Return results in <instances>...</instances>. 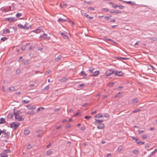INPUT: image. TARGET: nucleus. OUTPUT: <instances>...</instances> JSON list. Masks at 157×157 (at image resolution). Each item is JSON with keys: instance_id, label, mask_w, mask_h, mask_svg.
<instances>
[{"instance_id": "nucleus-14", "label": "nucleus", "mask_w": 157, "mask_h": 157, "mask_svg": "<svg viewBox=\"0 0 157 157\" xmlns=\"http://www.w3.org/2000/svg\"><path fill=\"white\" fill-rule=\"evenodd\" d=\"M10 30L8 29H7L5 30L2 31L1 32V33L2 35L4 34H6L7 33H10Z\"/></svg>"}, {"instance_id": "nucleus-12", "label": "nucleus", "mask_w": 157, "mask_h": 157, "mask_svg": "<svg viewBox=\"0 0 157 157\" xmlns=\"http://www.w3.org/2000/svg\"><path fill=\"white\" fill-rule=\"evenodd\" d=\"M115 59H117L121 61L122 59L124 60H128L129 58H124L121 57H117L115 58Z\"/></svg>"}, {"instance_id": "nucleus-25", "label": "nucleus", "mask_w": 157, "mask_h": 157, "mask_svg": "<svg viewBox=\"0 0 157 157\" xmlns=\"http://www.w3.org/2000/svg\"><path fill=\"white\" fill-rule=\"evenodd\" d=\"M61 56V55H59L55 59L56 61L57 62L59 61L60 59Z\"/></svg>"}, {"instance_id": "nucleus-54", "label": "nucleus", "mask_w": 157, "mask_h": 157, "mask_svg": "<svg viewBox=\"0 0 157 157\" xmlns=\"http://www.w3.org/2000/svg\"><path fill=\"white\" fill-rule=\"evenodd\" d=\"M2 133H3L4 135L5 134L6 132V130L5 129H4L3 130H2Z\"/></svg>"}, {"instance_id": "nucleus-33", "label": "nucleus", "mask_w": 157, "mask_h": 157, "mask_svg": "<svg viewBox=\"0 0 157 157\" xmlns=\"http://www.w3.org/2000/svg\"><path fill=\"white\" fill-rule=\"evenodd\" d=\"M103 40H106V41H112V40L110 39H108L107 37H105L103 38Z\"/></svg>"}, {"instance_id": "nucleus-23", "label": "nucleus", "mask_w": 157, "mask_h": 157, "mask_svg": "<svg viewBox=\"0 0 157 157\" xmlns=\"http://www.w3.org/2000/svg\"><path fill=\"white\" fill-rule=\"evenodd\" d=\"M30 131L28 129L25 130L24 131V134L25 135H28L30 133Z\"/></svg>"}, {"instance_id": "nucleus-50", "label": "nucleus", "mask_w": 157, "mask_h": 157, "mask_svg": "<svg viewBox=\"0 0 157 157\" xmlns=\"http://www.w3.org/2000/svg\"><path fill=\"white\" fill-rule=\"evenodd\" d=\"M133 152L135 154H137L138 153L139 151L137 150H135L133 151Z\"/></svg>"}, {"instance_id": "nucleus-16", "label": "nucleus", "mask_w": 157, "mask_h": 157, "mask_svg": "<svg viewBox=\"0 0 157 157\" xmlns=\"http://www.w3.org/2000/svg\"><path fill=\"white\" fill-rule=\"evenodd\" d=\"M99 74V71H96L93 72L91 76H97Z\"/></svg>"}, {"instance_id": "nucleus-63", "label": "nucleus", "mask_w": 157, "mask_h": 157, "mask_svg": "<svg viewBox=\"0 0 157 157\" xmlns=\"http://www.w3.org/2000/svg\"><path fill=\"white\" fill-rule=\"evenodd\" d=\"M110 18L108 16V17H107V16H105V20H109Z\"/></svg>"}, {"instance_id": "nucleus-7", "label": "nucleus", "mask_w": 157, "mask_h": 157, "mask_svg": "<svg viewBox=\"0 0 157 157\" xmlns=\"http://www.w3.org/2000/svg\"><path fill=\"white\" fill-rule=\"evenodd\" d=\"M47 34L44 33L43 35H41L40 36L39 38L41 40H47Z\"/></svg>"}, {"instance_id": "nucleus-22", "label": "nucleus", "mask_w": 157, "mask_h": 157, "mask_svg": "<svg viewBox=\"0 0 157 157\" xmlns=\"http://www.w3.org/2000/svg\"><path fill=\"white\" fill-rule=\"evenodd\" d=\"M0 157H7L8 155L5 153H3L0 154Z\"/></svg>"}, {"instance_id": "nucleus-29", "label": "nucleus", "mask_w": 157, "mask_h": 157, "mask_svg": "<svg viewBox=\"0 0 157 157\" xmlns=\"http://www.w3.org/2000/svg\"><path fill=\"white\" fill-rule=\"evenodd\" d=\"M24 60V59L22 56H21L18 59L17 61L19 62H22Z\"/></svg>"}, {"instance_id": "nucleus-1", "label": "nucleus", "mask_w": 157, "mask_h": 157, "mask_svg": "<svg viewBox=\"0 0 157 157\" xmlns=\"http://www.w3.org/2000/svg\"><path fill=\"white\" fill-rule=\"evenodd\" d=\"M20 124H16L15 122H13L9 124L10 126V127L12 128H14V130H15L18 128Z\"/></svg>"}, {"instance_id": "nucleus-55", "label": "nucleus", "mask_w": 157, "mask_h": 157, "mask_svg": "<svg viewBox=\"0 0 157 157\" xmlns=\"http://www.w3.org/2000/svg\"><path fill=\"white\" fill-rule=\"evenodd\" d=\"M49 89V86H46L45 88H44V90H48Z\"/></svg>"}, {"instance_id": "nucleus-52", "label": "nucleus", "mask_w": 157, "mask_h": 157, "mask_svg": "<svg viewBox=\"0 0 157 157\" xmlns=\"http://www.w3.org/2000/svg\"><path fill=\"white\" fill-rule=\"evenodd\" d=\"M4 151L6 153H8L10 152V151L9 149H6V150H4Z\"/></svg>"}, {"instance_id": "nucleus-49", "label": "nucleus", "mask_w": 157, "mask_h": 157, "mask_svg": "<svg viewBox=\"0 0 157 157\" xmlns=\"http://www.w3.org/2000/svg\"><path fill=\"white\" fill-rule=\"evenodd\" d=\"M67 21H69V22H70H70H71V23H72V25H74L75 24V23H74V22H72V21H71V20H70L68 18H67Z\"/></svg>"}, {"instance_id": "nucleus-3", "label": "nucleus", "mask_w": 157, "mask_h": 157, "mask_svg": "<svg viewBox=\"0 0 157 157\" xmlns=\"http://www.w3.org/2000/svg\"><path fill=\"white\" fill-rule=\"evenodd\" d=\"M67 33L65 31L61 33L60 34L64 39H68V37L67 36Z\"/></svg>"}, {"instance_id": "nucleus-6", "label": "nucleus", "mask_w": 157, "mask_h": 157, "mask_svg": "<svg viewBox=\"0 0 157 157\" xmlns=\"http://www.w3.org/2000/svg\"><path fill=\"white\" fill-rule=\"evenodd\" d=\"M6 20L9 22H14L17 20V19L15 18L12 17L7 18L6 19Z\"/></svg>"}, {"instance_id": "nucleus-9", "label": "nucleus", "mask_w": 157, "mask_h": 157, "mask_svg": "<svg viewBox=\"0 0 157 157\" xmlns=\"http://www.w3.org/2000/svg\"><path fill=\"white\" fill-rule=\"evenodd\" d=\"M119 1L122 2H123L129 5H135V2L133 3L131 1H123L122 0H119Z\"/></svg>"}, {"instance_id": "nucleus-21", "label": "nucleus", "mask_w": 157, "mask_h": 157, "mask_svg": "<svg viewBox=\"0 0 157 157\" xmlns=\"http://www.w3.org/2000/svg\"><path fill=\"white\" fill-rule=\"evenodd\" d=\"M58 22H64L67 21V20L66 19H64L61 18H60L58 19Z\"/></svg>"}, {"instance_id": "nucleus-45", "label": "nucleus", "mask_w": 157, "mask_h": 157, "mask_svg": "<svg viewBox=\"0 0 157 157\" xmlns=\"http://www.w3.org/2000/svg\"><path fill=\"white\" fill-rule=\"evenodd\" d=\"M118 6L117 5V4H114L112 6V7L114 8H116L117 7H118Z\"/></svg>"}, {"instance_id": "nucleus-46", "label": "nucleus", "mask_w": 157, "mask_h": 157, "mask_svg": "<svg viewBox=\"0 0 157 157\" xmlns=\"http://www.w3.org/2000/svg\"><path fill=\"white\" fill-rule=\"evenodd\" d=\"M91 117V116H86L85 117V118L87 120L89 119Z\"/></svg>"}, {"instance_id": "nucleus-57", "label": "nucleus", "mask_w": 157, "mask_h": 157, "mask_svg": "<svg viewBox=\"0 0 157 157\" xmlns=\"http://www.w3.org/2000/svg\"><path fill=\"white\" fill-rule=\"evenodd\" d=\"M91 1H85L84 2V3H86V4H90L91 3Z\"/></svg>"}, {"instance_id": "nucleus-17", "label": "nucleus", "mask_w": 157, "mask_h": 157, "mask_svg": "<svg viewBox=\"0 0 157 157\" xmlns=\"http://www.w3.org/2000/svg\"><path fill=\"white\" fill-rule=\"evenodd\" d=\"M36 33H40L41 32H43V29H41L40 27H39L37 29H36Z\"/></svg>"}, {"instance_id": "nucleus-31", "label": "nucleus", "mask_w": 157, "mask_h": 157, "mask_svg": "<svg viewBox=\"0 0 157 157\" xmlns=\"http://www.w3.org/2000/svg\"><path fill=\"white\" fill-rule=\"evenodd\" d=\"M136 143L137 144H139L140 145L143 144L144 143V142L141 141H137Z\"/></svg>"}, {"instance_id": "nucleus-58", "label": "nucleus", "mask_w": 157, "mask_h": 157, "mask_svg": "<svg viewBox=\"0 0 157 157\" xmlns=\"http://www.w3.org/2000/svg\"><path fill=\"white\" fill-rule=\"evenodd\" d=\"M27 24L25 23V25L24 26H23V27H24V29H26L27 30L28 29H29V27H26V26Z\"/></svg>"}, {"instance_id": "nucleus-32", "label": "nucleus", "mask_w": 157, "mask_h": 157, "mask_svg": "<svg viewBox=\"0 0 157 157\" xmlns=\"http://www.w3.org/2000/svg\"><path fill=\"white\" fill-rule=\"evenodd\" d=\"M17 26L20 29H24L25 27H23V26L21 24H18L17 25Z\"/></svg>"}, {"instance_id": "nucleus-28", "label": "nucleus", "mask_w": 157, "mask_h": 157, "mask_svg": "<svg viewBox=\"0 0 157 157\" xmlns=\"http://www.w3.org/2000/svg\"><path fill=\"white\" fill-rule=\"evenodd\" d=\"M102 117V115L101 114H98L95 116V118H99Z\"/></svg>"}, {"instance_id": "nucleus-59", "label": "nucleus", "mask_w": 157, "mask_h": 157, "mask_svg": "<svg viewBox=\"0 0 157 157\" xmlns=\"http://www.w3.org/2000/svg\"><path fill=\"white\" fill-rule=\"evenodd\" d=\"M37 132L38 133H43V131L42 130H39Z\"/></svg>"}, {"instance_id": "nucleus-8", "label": "nucleus", "mask_w": 157, "mask_h": 157, "mask_svg": "<svg viewBox=\"0 0 157 157\" xmlns=\"http://www.w3.org/2000/svg\"><path fill=\"white\" fill-rule=\"evenodd\" d=\"M15 119L19 121H22L24 120V118H22V116L20 115H17L16 118L15 117Z\"/></svg>"}, {"instance_id": "nucleus-20", "label": "nucleus", "mask_w": 157, "mask_h": 157, "mask_svg": "<svg viewBox=\"0 0 157 157\" xmlns=\"http://www.w3.org/2000/svg\"><path fill=\"white\" fill-rule=\"evenodd\" d=\"M10 134L9 132H7L5 134V137L8 139L10 137Z\"/></svg>"}, {"instance_id": "nucleus-51", "label": "nucleus", "mask_w": 157, "mask_h": 157, "mask_svg": "<svg viewBox=\"0 0 157 157\" xmlns=\"http://www.w3.org/2000/svg\"><path fill=\"white\" fill-rule=\"evenodd\" d=\"M21 49L23 51L25 50L26 49V47L25 45L22 46L21 47Z\"/></svg>"}, {"instance_id": "nucleus-42", "label": "nucleus", "mask_w": 157, "mask_h": 157, "mask_svg": "<svg viewBox=\"0 0 157 157\" xmlns=\"http://www.w3.org/2000/svg\"><path fill=\"white\" fill-rule=\"evenodd\" d=\"M32 145L31 144H29L27 146V148L28 149H30L32 148Z\"/></svg>"}, {"instance_id": "nucleus-5", "label": "nucleus", "mask_w": 157, "mask_h": 157, "mask_svg": "<svg viewBox=\"0 0 157 157\" xmlns=\"http://www.w3.org/2000/svg\"><path fill=\"white\" fill-rule=\"evenodd\" d=\"M115 75H117L119 76H123V73L122 71H116V70H115Z\"/></svg>"}, {"instance_id": "nucleus-35", "label": "nucleus", "mask_w": 157, "mask_h": 157, "mask_svg": "<svg viewBox=\"0 0 157 157\" xmlns=\"http://www.w3.org/2000/svg\"><path fill=\"white\" fill-rule=\"evenodd\" d=\"M131 138L133 140H135L136 142L138 140V139L137 137H135L134 136H131Z\"/></svg>"}, {"instance_id": "nucleus-27", "label": "nucleus", "mask_w": 157, "mask_h": 157, "mask_svg": "<svg viewBox=\"0 0 157 157\" xmlns=\"http://www.w3.org/2000/svg\"><path fill=\"white\" fill-rule=\"evenodd\" d=\"M67 79H68L67 78H66L65 77H64L60 80V81L61 82H64L66 81Z\"/></svg>"}, {"instance_id": "nucleus-44", "label": "nucleus", "mask_w": 157, "mask_h": 157, "mask_svg": "<svg viewBox=\"0 0 157 157\" xmlns=\"http://www.w3.org/2000/svg\"><path fill=\"white\" fill-rule=\"evenodd\" d=\"M122 93L121 92H119L118 94H117L116 96H115V98H117L120 96V95H121Z\"/></svg>"}, {"instance_id": "nucleus-10", "label": "nucleus", "mask_w": 157, "mask_h": 157, "mask_svg": "<svg viewBox=\"0 0 157 157\" xmlns=\"http://www.w3.org/2000/svg\"><path fill=\"white\" fill-rule=\"evenodd\" d=\"M79 74H80L81 76H83V78L86 79V77L87 75L86 74L85 72L84 71H82Z\"/></svg>"}, {"instance_id": "nucleus-48", "label": "nucleus", "mask_w": 157, "mask_h": 157, "mask_svg": "<svg viewBox=\"0 0 157 157\" xmlns=\"http://www.w3.org/2000/svg\"><path fill=\"white\" fill-rule=\"evenodd\" d=\"M7 39V38L6 37H4L1 38V40L3 41H4L5 40H6Z\"/></svg>"}, {"instance_id": "nucleus-15", "label": "nucleus", "mask_w": 157, "mask_h": 157, "mask_svg": "<svg viewBox=\"0 0 157 157\" xmlns=\"http://www.w3.org/2000/svg\"><path fill=\"white\" fill-rule=\"evenodd\" d=\"M30 61L28 59H26L25 61H24L23 65L25 66H27V65L29 64H30Z\"/></svg>"}, {"instance_id": "nucleus-43", "label": "nucleus", "mask_w": 157, "mask_h": 157, "mask_svg": "<svg viewBox=\"0 0 157 157\" xmlns=\"http://www.w3.org/2000/svg\"><path fill=\"white\" fill-rule=\"evenodd\" d=\"M22 15V14L21 13H17L16 14V16L17 18H19Z\"/></svg>"}, {"instance_id": "nucleus-18", "label": "nucleus", "mask_w": 157, "mask_h": 157, "mask_svg": "<svg viewBox=\"0 0 157 157\" xmlns=\"http://www.w3.org/2000/svg\"><path fill=\"white\" fill-rule=\"evenodd\" d=\"M103 119L99 120L95 119V123L97 124H99L103 122Z\"/></svg>"}, {"instance_id": "nucleus-56", "label": "nucleus", "mask_w": 157, "mask_h": 157, "mask_svg": "<svg viewBox=\"0 0 157 157\" xmlns=\"http://www.w3.org/2000/svg\"><path fill=\"white\" fill-rule=\"evenodd\" d=\"M114 84V83L113 82H110L109 83V86H112Z\"/></svg>"}, {"instance_id": "nucleus-38", "label": "nucleus", "mask_w": 157, "mask_h": 157, "mask_svg": "<svg viewBox=\"0 0 157 157\" xmlns=\"http://www.w3.org/2000/svg\"><path fill=\"white\" fill-rule=\"evenodd\" d=\"M140 111V109H135L134 110L132 111V113H137V112H139Z\"/></svg>"}, {"instance_id": "nucleus-4", "label": "nucleus", "mask_w": 157, "mask_h": 157, "mask_svg": "<svg viewBox=\"0 0 157 157\" xmlns=\"http://www.w3.org/2000/svg\"><path fill=\"white\" fill-rule=\"evenodd\" d=\"M27 108L29 110H33L36 108V107L34 105H26Z\"/></svg>"}, {"instance_id": "nucleus-11", "label": "nucleus", "mask_w": 157, "mask_h": 157, "mask_svg": "<svg viewBox=\"0 0 157 157\" xmlns=\"http://www.w3.org/2000/svg\"><path fill=\"white\" fill-rule=\"evenodd\" d=\"M104 124L102 123H100L98 126L97 128L99 129H103L104 128Z\"/></svg>"}, {"instance_id": "nucleus-36", "label": "nucleus", "mask_w": 157, "mask_h": 157, "mask_svg": "<svg viewBox=\"0 0 157 157\" xmlns=\"http://www.w3.org/2000/svg\"><path fill=\"white\" fill-rule=\"evenodd\" d=\"M30 102L29 101H26L25 100H22V103H24L25 104H27L29 103Z\"/></svg>"}, {"instance_id": "nucleus-61", "label": "nucleus", "mask_w": 157, "mask_h": 157, "mask_svg": "<svg viewBox=\"0 0 157 157\" xmlns=\"http://www.w3.org/2000/svg\"><path fill=\"white\" fill-rule=\"evenodd\" d=\"M94 70V69L93 68L89 69L88 70V71H90V73H93V72Z\"/></svg>"}, {"instance_id": "nucleus-19", "label": "nucleus", "mask_w": 157, "mask_h": 157, "mask_svg": "<svg viewBox=\"0 0 157 157\" xmlns=\"http://www.w3.org/2000/svg\"><path fill=\"white\" fill-rule=\"evenodd\" d=\"M6 122V121L4 118H1L0 119V124H2L5 123Z\"/></svg>"}, {"instance_id": "nucleus-24", "label": "nucleus", "mask_w": 157, "mask_h": 157, "mask_svg": "<svg viewBox=\"0 0 157 157\" xmlns=\"http://www.w3.org/2000/svg\"><path fill=\"white\" fill-rule=\"evenodd\" d=\"M139 101L138 98H136L132 100V102L133 103H137Z\"/></svg>"}, {"instance_id": "nucleus-30", "label": "nucleus", "mask_w": 157, "mask_h": 157, "mask_svg": "<svg viewBox=\"0 0 157 157\" xmlns=\"http://www.w3.org/2000/svg\"><path fill=\"white\" fill-rule=\"evenodd\" d=\"M13 117V114L12 113H9L8 115V118L11 119Z\"/></svg>"}, {"instance_id": "nucleus-62", "label": "nucleus", "mask_w": 157, "mask_h": 157, "mask_svg": "<svg viewBox=\"0 0 157 157\" xmlns=\"http://www.w3.org/2000/svg\"><path fill=\"white\" fill-rule=\"evenodd\" d=\"M85 129V127L84 126H82L81 127V128H80V129L81 130H82V131H83V130H84Z\"/></svg>"}, {"instance_id": "nucleus-53", "label": "nucleus", "mask_w": 157, "mask_h": 157, "mask_svg": "<svg viewBox=\"0 0 157 157\" xmlns=\"http://www.w3.org/2000/svg\"><path fill=\"white\" fill-rule=\"evenodd\" d=\"M157 148L156 149H155L153 151L151 152V155H152L154 154L156 152H157Z\"/></svg>"}, {"instance_id": "nucleus-47", "label": "nucleus", "mask_w": 157, "mask_h": 157, "mask_svg": "<svg viewBox=\"0 0 157 157\" xmlns=\"http://www.w3.org/2000/svg\"><path fill=\"white\" fill-rule=\"evenodd\" d=\"M118 7H119L120 9H123L125 8V6L121 5L118 6Z\"/></svg>"}, {"instance_id": "nucleus-40", "label": "nucleus", "mask_w": 157, "mask_h": 157, "mask_svg": "<svg viewBox=\"0 0 157 157\" xmlns=\"http://www.w3.org/2000/svg\"><path fill=\"white\" fill-rule=\"evenodd\" d=\"M123 148V147L122 146H120L117 148V151H120L122 150Z\"/></svg>"}, {"instance_id": "nucleus-41", "label": "nucleus", "mask_w": 157, "mask_h": 157, "mask_svg": "<svg viewBox=\"0 0 157 157\" xmlns=\"http://www.w3.org/2000/svg\"><path fill=\"white\" fill-rule=\"evenodd\" d=\"M150 39L152 40L153 41H157V38L156 37H151L150 38Z\"/></svg>"}, {"instance_id": "nucleus-39", "label": "nucleus", "mask_w": 157, "mask_h": 157, "mask_svg": "<svg viewBox=\"0 0 157 157\" xmlns=\"http://www.w3.org/2000/svg\"><path fill=\"white\" fill-rule=\"evenodd\" d=\"M44 107H40L38 108L37 109V112H39L40 111H41V110H43L44 109Z\"/></svg>"}, {"instance_id": "nucleus-60", "label": "nucleus", "mask_w": 157, "mask_h": 157, "mask_svg": "<svg viewBox=\"0 0 157 157\" xmlns=\"http://www.w3.org/2000/svg\"><path fill=\"white\" fill-rule=\"evenodd\" d=\"M142 137L143 139H146L147 137V135L145 134L144 135H143L142 136Z\"/></svg>"}, {"instance_id": "nucleus-64", "label": "nucleus", "mask_w": 157, "mask_h": 157, "mask_svg": "<svg viewBox=\"0 0 157 157\" xmlns=\"http://www.w3.org/2000/svg\"><path fill=\"white\" fill-rule=\"evenodd\" d=\"M89 9L91 10H95L94 8L92 7H89Z\"/></svg>"}, {"instance_id": "nucleus-13", "label": "nucleus", "mask_w": 157, "mask_h": 157, "mask_svg": "<svg viewBox=\"0 0 157 157\" xmlns=\"http://www.w3.org/2000/svg\"><path fill=\"white\" fill-rule=\"evenodd\" d=\"M14 115L15 116V117L16 118L17 117V115H20V114L21 113V112L20 110H18L16 112H15V109H14Z\"/></svg>"}, {"instance_id": "nucleus-26", "label": "nucleus", "mask_w": 157, "mask_h": 157, "mask_svg": "<svg viewBox=\"0 0 157 157\" xmlns=\"http://www.w3.org/2000/svg\"><path fill=\"white\" fill-rule=\"evenodd\" d=\"M9 90L10 92H12L15 90V88L13 86L10 87L9 88Z\"/></svg>"}, {"instance_id": "nucleus-37", "label": "nucleus", "mask_w": 157, "mask_h": 157, "mask_svg": "<svg viewBox=\"0 0 157 157\" xmlns=\"http://www.w3.org/2000/svg\"><path fill=\"white\" fill-rule=\"evenodd\" d=\"M52 151L50 150H48L47 152V154L48 155H49L51 154L52 153Z\"/></svg>"}, {"instance_id": "nucleus-34", "label": "nucleus", "mask_w": 157, "mask_h": 157, "mask_svg": "<svg viewBox=\"0 0 157 157\" xmlns=\"http://www.w3.org/2000/svg\"><path fill=\"white\" fill-rule=\"evenodd\" d=\"M103 117L106 118H108L110 117V115L107 113H105L104 114Z\"/></svg>"}, {"instance_id": "nucleus-2", "label": "nucleus", "mask_w": 157, "mask_h": 157, "mask_svg": "<svg viewBox=\"0 0 157 157\" xmlns=\"http://www.w3.org/2000/svg\"><path fill=\"white\" fill-rule=\"evenodd\" d=\"M115 71L113 69H111L107 71L105 73L106 76H109L115 72Z\"/></svg>"}]
</instances>
